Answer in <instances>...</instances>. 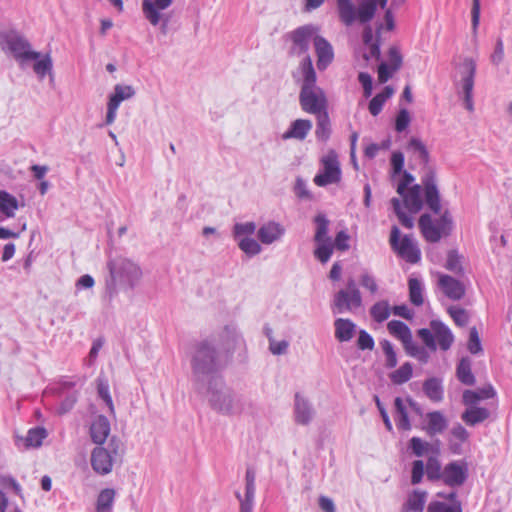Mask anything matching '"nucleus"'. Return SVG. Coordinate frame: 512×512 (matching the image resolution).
Masks as SVG:
<instances>
[{
    "mask_svg": "<svg viewBox=\"0 0 512 512\" xmlns=\"http://www.w3.org/2000/svg\"><path fill=\"white\" fill-rule=\"evenodd\" d=\"M243 343L242 335L234 325H226L222 330L212 333L191 344L190 367L191 381L198 393L205 390L210 381L219 383L221 372L227 365L229 356Z\"/></svg>",
    "mask_w": 512,
    "mask_h": 512,
    "instance_id": "f257e3e1",
    "label": "nucleus"
},
{
    "mask_svg": "<svg viewBox=\"0 0 512 512\" xmlns=\"http://www.w3.org/2000/svg\"><path fill=\"white\" fill-rule=\"evenodd\" d=\"M109 276L105 281L103 299L109 304L121 290H133L141 280L142 270L133 260L116 256L107 261Z\"/></svg>",
    "mask_w": 512,
    "mask_h": 512,
    "instance_id": "f03ea898",
    "label": "nucleus"
},
{
    "mask_svg": "<svg viewBox=\"0 0 512 512\" xmlns=\"http://www.w3.org/2000/svg\"><path fill=\"white\" fill-rule=\"evenodd\" d=\"M299 68L302 73V83L299 92L301 109L313 115L327 112L328 99L325 91L317 85V75L310 55L302 59Z\"/></svg>",
    "mask_w": 512,
    "mask_h": 512,
    "instance_id": "7ed1b4c3",
    "label": "nucleus"
},
{
    "mask_svg": "<svg viewBox=\"0 0 512 512\" xmlns=\"http://www.w3.org/2000/svg\"><path fill=\"white\" fill-rule=\"evenodd\" d=\"M125 452L123 442L116 436H112L106 445L96 446L90 457L91 467L99 475H107L112 472L117 463L122 462Z\"/></svg>",
    "mask_w": 512,
    "mask_h": 512,
    "instance_id": "20e7f679",
    "label": "nucleus"
},
{
    "mask_svg": "<svg viewBox=\"0 0 512 512\" xmlns=\"http://www.w3.org/2000/svg\"><path fill=\"white\" fill-rule=\"evenodd\" d=\"M202 393L208 394L210 406L221 414H239L244 408L242 398L225 386L222 377H219V383L216 385L207 382Z\"/></svg>",
    "mask_w": 512,
    "mask_h": 512,
    "instance_id": "39448f33",
    "label": "nucleus"
},
{
    "mask_svg": "<svg viewBox=\"0 0 512 512\" xmlns=\"http://www.w3.org/2000/svg\"><path fill=\"white\" fill-rule=\"evenodd\" d=\"M377 6L378 0H358L357 7L352 0H336L339 19L345 26H351L356 21L369 23L375 16Z\"/></svg>",
    "mask_w": 512,
    "mask_h": 512,
    "instance_id": "423d86ee",
    "label": "nucleus"
},
{
    "mask_svg": "<svg viewBox=\"0 0 512 512\" xmlns=\"http://www.w3.org/2000/svg\"><path fill=\"white\" fill-rule=\"evenodd\" d=\"M0 44L8 50L20 64L36 61L40 58L39 52L31 49L29 41L17 31L11 30L0 33Z\"/></svg>",
    "mask_w": 512,
    "mask_h": 512,
    "instance_id": "0eeeda50",
    "label": "nucleus"
},
{
    "mask_svg": "<svg viewBox=\"0 0 512 512\" xmlns=\"http://www.w3.org/2000/svg\"><path fill=\"white\" fill-rule=\"evenodd\" d=\"M318 28L313 24H306L300 26L293 31L285 34L284 39L291 42L288 54L290 56L308 55L307 52L310 47V42L317 35Z\"/></svg>",
    "mask_w": 512,
    "mask_h": 512,
    "instance_id": "6e6552de",
    "label": "nucleus"
},
{
    "mask_svg": "<svg viewBox=\"0 0 512 512\" xmlns=\"http://www.w3.org/2000/svg\"><path fill=\"white\" fill-rule=\"evenodd\" d=\"M321 163L323 171L314 177V183L319 187L338 183L341 180V169L337 153L334 150H329L322 157Z\"/></svg>",
    "mask_w": 512,
    "mask_h": 512,
    "instance_id": "1a4fd4ad",
    "label": "nucleus"
},
{
    "mask_svg": "<svg viewBox=\"0 0 512 512\" xmlns=\"http://www.w3.org/2000/svg\"><path fill=\"white\" fill-rule=\"evenodd\" d=\"M400 230L397 226H393L391 229L390 243L392 248L397 251L400 257L405 259L411 264L419 262L421 258L420 249L413 242L412 238L408 235H404L402 240L399 242Z\"/></svg>",
    "mask_w": 512,
    "mask_h": 512,
    "instance_id": "9d476101",
    "label": "nucleus"
},
{
    "mask_svg": "<svg viewBox=\"0 0 512 512\" xmlns=\"http://www.w3.org/2000/svg\"><path fill=\"white\" fill-rule=\"evenodd\" d=\"M463 101L468 111H473V88L476 75V62L473 58L465 57L459 66Z\"/></svg>",
    "mask_w": 512,
    "mask_h": 512,
    "instance_id": "9b49d317",
    "label": "nucleus"
},
{
    "mask_svg": "<svg viewBox=\"0 0 512 512\" xmlns=\"http://www.w3.org/2000/svg\"><path fill=\"white\" fill-rule=\"evenodd\" d=\"M135 91L132 86L117 84L113 93L109 97L107 104L106 124L110 125L115 121L117 110L122 101L134 96Z\"/></svg>",
    "mask_w": 512,
    "mask_h": 512,
    "instance_id": "f8f14e48",
    "label": "nucleus"
},
{
    "mask_svg": "<svg viewBox=\"0 0 512 512\" xmlns=\"http://www.w3.org/2000/svg\"><path fill=\"white\" fill-rule=\"evenodd\" d=\"M422 184L424 187V195L427 206L435 214L441 211L440 195L436 185V174L434 170L428 168L422 177Z\"/></svg>",
    "mask_w": 512,
    "mask_h": 512,
    "instance_id": "ddd939ff",
    "label": "nucleus"
},
{
    "mask_svg": "<svg viewBox=\"0 0 512 512\" xmlns=\"http://www.w3.org/2000/svg\"><path fill=\"white\" fill-rule=\"evenodd\" d=\"M468 478V467L465 462L451 461L444 467L442 481L449 487H460Z\"/></svg>",
    "mask_w": 512,
    "mask_h": 512,
    "instance_id": "4468645a",
    "label": "nucleus"
},
{
    "mask_svg": "<svg viewBox=\"0 0 512 512\" xmlns=\"http://www.w3.org/2000/svg\"><path fill=\"white\" fill-rule=\"evenodd\" d=\"M293 416L296 424L307 426L315 417V409L311 402L301 393L294 396Z\"/></svg>",
    "mask_w": 512,
    "mask_h": 512,
    "instance_id": "2eb2a0df",
    "label": "nucleus"
},
{
    "mask_svg": "<svg viewBox=\"0 0 512 512\" xmlns=\"http://www.w3.org/2000/svg\"><path fill=\"white\" fill-rule=\"evenodd\" d=\"M255 480L256 473L251 467L246 469L245 474V494L242 496L240 492H236L235 496L239 500V512H253L254 499H255Z\"/></svg>",
    "mask_w": 512,
    "mask_h": 512,
    "instance_id": "dca6fc26",
    "label": "nucleus"
},
{
    "mask_svg": "<svg viewBox=\"0 0 512 512\" xmlns=\"http://www.w3.org/2000/svg\"><path fill=\"white\" fill-rule=\"evenodd\" d=\"M438 286L445 296L453 301L461 300L465 295L464 284L450 275L441 274L438 279Z\"/></svg>",
    "mask_w": 512,
    "mask_h": 512,
    "instance_id": "f3484780",
    "label": "nucleus"
},
{
    "mask_svg": "<svg viewBox=\"0 0 512 512\" xmlns=\"http://www.w3.org/2000/svg\"><path fill=\"white\" fill-rule=\"evenodd\" d=\"M314 47L317 56V68L320 71H324L334 59L333 47L320 35L314 37Z\"/></svg>",
    "mask_w": 512,
    "mask_h": 512,
    "instance_id": "a211bd4d",
    "label": "nucleus"
},
{
    "mask_svg": "<svg viewBox=\"0 0 512 512\" xmlns=\"http://www.w3.org/2000/svg\"><path fill=\"white\" fill-rule=\"evenodd\" d=\"M285 234V228L278 222L268 221L260 226L257 231V238L260 243L270 245L279 241Z\"/></svg>",
    "mask_w": 512,
    "mask_h": 512,
    "instance_id": "6ab92c4d",
    "label": "nucleus"
},
{
    "mask_svg": "<svg viewBox=\"0 0 512 512\" xmlns=\"http://www.w3.org/2000/svg\"><path fill=\"white\" fill-rule=\"evenodd\" d=\"M172 2L173 0H142L144 17L151 25L157 26L162 18L160 10H165Z\"/></svg>",
    "mask_w": 512,
    "mask_h": 512,
    "instance_id": "aec40b11",
    "label": "nucleus"
},
{
    "mask_svg": "<svg viewBox=\"0 0 512 512\" xmlns=\"http://www.w3.org/2000/svg\"><path fill=\"white\" fill-rule=\"evenodd\" d=\"M352 294L350 292L339 290L335 293L332 301V311L336 313L352 312L354 309H358L362 306V296H360L359 302L352 300Z\"/></svg>",
    "mask_w": 512,
    "mask_h": 512,
    "instance_id": "412c9836",
    "label": "nucleus"
},
{
    "mask_svg": "<svg viewBox=\"0 0 512 512\" xmlns=\"http://www.w3.org/2000/svg\"><path fill=\"white\" fill-rule=\"evenodd\" d=\"M110 434V422L104 415H98L90 426V437L98 445H106Z\"/></svg>",
    "mask_w": 512,
    "mask_h": 512,
    "instance_id": "4be33fe9",
    "label": "nucleus"
},
{
    "mask_svg": "<svg viewBox=\"0 0 512 512\" xmlns=\"http://www.w3.org/2000/svg\"><path fill=\"white\" fill-rule=\"evenodd\" d=\"M313 127L312 121L309 119H296L291 122L289 128L282 134L283 140L295 139L303 141Z\"/></svg>",
    "mask_w": 512,
    "mask_h": 512,
    "instance_id": "5701e85b",
    "label": "nucleus"
},
{
    "mask_svg": "<svg viewBox=\"0 0 512 512\" xmlns=\"http://www.w3.org/2000/svg\"><path fill=\"white\" fill-rule=\"evenodd\" d=\"M430 328L434 333L435 339H437L440 349L443 351L450 349L454 342V336L449 327L440 320H432Z\"/></svg>",
    "mask_w": 512,
    "mask_h": 512,
    "instance_id": "b1692460",
    "label": "nucleus"
},
{
    "mask_svg": "<svg viewBox=\"0 0 512 512\" xmlns=\"http://www.w3.org/2000/svg\"><path fill=\"white\" fill-rule=\"evenodd\" d=\"M418 225L423 237L428 242L436 243L440 241V239L444 235V233L438 227V225L433 222L429 214H422L419 218Z\"/></svg>",
    "mask_w": 512,
    "mask_h": 512,
    "instance_id": "393cba45",
    "label": "nucleus"
},
{
    "mask_svg": "<svg viewBox=\"0 0 512 512\" xmlns=\"http://www.w3.org/2000/svg\"><path fill=\"white\" fill-rule=\"evenodd\" d=\"M335 338L339 342L350 341L356 332V324L350 319L337 318L334 321Z\"/></svg>",
    "mask_w": 512,
    "mask_h": 512,
    "instance_id": "a878e982",
    "label": "nucleus"
},
{
    "mask_svg": "<svg viewBox=\"0 0 512 512\" xmlns=\"http://www.w3.org/2000/svg\"><path fill=\"white\" fill-rule=\"evenodd\" d=\"M426 418L428 421L426 432L430 436L443 433L448 426L447 419L440 411L429 412Z\"/></svg>",
    "mask_w": 512,
    "mask_h": 512,
    "instance_id": "bb28decb",
    "label": "nucleus"
},
{
    "mask_svg": "<svg viewBox=\"0 0 512 512\" xmlns=\"http://www.w3.org/2000/svg\"><path fill=\"white\" fill-rule=\"evenodd\" d=\"M423 392L432 402H441L444 397V388L441 379L431 377L424 381Z\"/></svg>",
    "mask_w": 512,
    "mask_h": 512,
    "instance_id": "cd10ccee",
    "label": "nucleus"
},
{
    "mask_svg": "<svg viewBox=\"0 0 512 512\" xmlns=\"http://www.w3.org/2000/svg\"><path fill=\"white\" fill-rule=\"evenodd\" d=\"M490 416V411L484 407H471L466 409L461 419L469 426H475L484 422Z\"/></svg>",
    "mask_w": 512,
    "mask_h": 512,
    "instance_id": "c85d7f7f",
    "label": "nucleus"
},
{
    "mask_svg": "<svg viewBox=\"0 0 512 512\" xmlns=\"http://www.w3.org/2000/svg\"><path fill=\"white\" fill-rule=\"evenodd\" d=\"M18 208L17 198L5 190H0V213L6 218H13Z\"/></svg>",
    "mask_w": 512,
    "mask_h": 512,
    "instance_id": "c756f323",
    "label": "nucleus"
},
{
    "mask_svg": "<svg viewBox=\"0 0 512 512\" xmlns=\"http://www.w3.org/2000/svg\"><path fill=\"white\" fill-rule=\"evenodd\" d=\"M401 196L403 197L406 206L411 211L418 212L422 208L423 202L421 199V186L419 184H415L409 189L407 188L404 195Z\"/></svg>",
    "mask_w": 512,
    "mask_h": 512,
    "instance_id": "7c9ffc66",
    "label": "nucleus"
},
{
    "mask_svg": "<svg viewBox=\"0 0 512 512\" xmlns=\"http://www.w3.org/2000/svg\"><path fill=\"white\" fill-rule=\"evenodd\" d=\"M315 116L317 120L315 130L316 139L321 142H327L332 132L328 111Z\"/></svg>",
    "mask_w": 512,
    "mask_h": 512,
    "instance_id": "2f4dec72",
    "label": "nucleus"
},
{
    "mask_svg": "<svg viewBox=\"0 0 512 512\" xmlns=\"http://www.w3.org/2000/svg\"><path fill=\"white\" fill-rule=\"evenodd\" d=\"M471 366L472 363L468 357L461 358L457 364L456 375L458 380L464 385L471 386L475 384V376L472 373Z\"/></svg>",
    "mask_w": 512,
    "mask_h": 512,
    "instance_id": "473e14b6",
    "label": "nucleus"
},
{
    "mask_svg": "<svg viewBox=\"0 0 512 512\" xmlns=\"http://www.w3.org/2000/svg\"><path fill=\"white\" fill-rule=\"evenodd\" d=\"M394 90L390 86H386L382 92L376 94L369 102L368 109L373 116H377L385 104V102L393 95Z\"/></svg>",
    "mask_w": 512,
    "mask_h": 512,
    "instance_id": "72a5a7b5",
    "label": "nucleus"
},
{
    "mask_svg": "<svg viewBox=\"0 0 512 512\" xmlns=\"http://www.w3.org/2000/svg\"><path fill=\"white\" fill-rule=\"evenodd\" d=\"M407 149L420 161L421 164L427 166L429 162V152L420 139L412 137L408 142Z\"/></svg>",
    "mask_w": 512,
    "mask_h": 512,
    "instance_id": "f704fd0d",
    "label": "nucleus"
},
{
    "mask_svg": "<svg viewBox=\"0 0 512 512\" xmlns=\"http://www.w3.org/2000/svg\"><path fill=\"white\" fill-rule=\"evenodd\" d=\"M314 223L316 224V231L314 235L315 242H323L332 240L330 236H328V229L330 221L323 213H318L314 217Z\"/></svg>",
    "mask_w": 512,
    "mask_h": 512,
    "instance_id": "c9c22d12",
    "label": "nucleus"
},
{
    "mask_svg": "<svg viewBox=\"0 0 512 512\" xmlns=\"http://www.w3.org/2000/svg\"><path fill=\"white\" fill-rule=\"evenodd\" d=\"M47 437V431L43 427L31 428L26 437H20L19 440L24 442L25 447H40L43 440Z\"/></svg>",
    "mask_w": 512,
    "mask_h": 512,
    "instance_id": "e433bc0d",
    "label": "nucleus"
},
{
    "mask_svg": "<svg viewBox=\"0 0 512 512\" xmlns=\"http://www.w3.org/2000/svg\"><path fill=\"white\" fill-rule=\"evenodd\" d=\"M115 494L112 488L103 489L97 498L96 512H112Z\"/></svg>",
    "mask_w": 512,
    "mask_h": 512,
    "instance_id": "4c0bfd02",
    "label": "nucleus"
},
{
    "mask_svg": "<svg viewBox=\"0 0 512 512\" xmlns=\"http://www.w3.org/2000/svg\"><path fill=\"white\" fill-rule=\"evenodd\" d=\"M394 405L396 411V423L398 428L405 431L410 430L411 423L403 400L400 397H397L394 401Z\"/></svg>",
    "mask_w": 512,
    "mask_h": 512,
    "instance_id": "58836bf2",
    "label": "nucleus"
},
{
    "mask_svg": "<svg viewBox=\"0 0 512 512\" xmlns=\"http://www.w3.org/2000/svg\"><path fill=\"white\" fill-rule=\"evenodd\" d=\"M387 329L389 333L398 338L401 342L409 340L412 336L410 328L402 321L392 320L388 323Z\"/></svg>",
    "mask_w": 512,
    "mask_h": 512,
    "instance_id": "ea45409f",
    "label": "nucleus"
},
{
    "mask_svg": "<svg viewBox=\"0 0 512 512\" xmlns=\"http://www.w3.org/2000/svg\"><path fill=\"white\" fill-rule=\"evenodd\" d=\"M391 308L386 300L376 302L370 308V315L377 323H382L387 320L390 316Z\"/></svg>",
    "mask_w": 512,
    "mask_h": 512,
    "instance_id": "a19ab883",
    "label": "nucleus"
},
{
    "mask_svg": "<svg viewBox=\"0 0 512 512\" xmlns=\"http://www.w3.org/2000/svg\"><path fill=\"white\" fill-rule=\"evenodd\" d=\"M427 492L422 490H414L407 500V509L414 512H422L425 506Z\"/></svg>",
    "mask_w": 512,
    "mask_h": 512,
    "instance_id": "79ce46f5",
    "label": "nucleus"
},
{
    "mask_svg": "<svg viewBox=\"0 0 512 512\" xmlns=\"http://www.w3.org/2000/svg\"><path fill=\"white\" fill-rule=\"evenodd\" d=\"M461 260L462 256L456 250H450L447 254L445 268L456 275L462 276L464 269Z\"/></svg>",
    "mask_w": 512,
    "mask_h": 512,
    "instance_id": "37998d69",
    "label": "nucleus"
},
{
    "mask_svg": "<svg viewBox=\"0 0 512 512\" xmlns=\"http://www.w3.org/2000/svg\"><path fill=\"white\" fill-rule=\"evenodd\" d=\"M413 373V367L411 363L406 362L402 366H400L397 370L390 374V379L392 383L401 385L406 383L411 377Z\"/></svg>",
    "mask_w": 512,
    "mask_h": 512,
    "instance_id": "c03bdc74",
    "label": "nucleus"
},
{
    "mask_svg": "<svg viewBox=\"0 0 512 512\" xmlns=\"http://www.w3.org/2000/svg\"><path fill=\"white\" fill-rule=\"evenodd\" d=\"M238 247L249 257L258 255L262 251L260 243L251 237H242L238 240Z\"/></svg>",
    "mask_w": 512,
    "mask_h": 512,
    "instance_id": "a18cd8bd",
    "label": "nucleus"
},
{
    "mask_svg": "<svg viewBox=\"0 0 512 512\" xmlns=\"http://www.w3.org/2000/svg\"><path fill=\"white\" fill-rule=\"evenodd\" d=\"M409 298L412 304L420 306L423 304L422 283L417 278H410L408 281Z\"/></svg>",
    "mask_w": 512,
    "mask_h": 512,
    "instance_id": "49530a36",
    "label": "nucleus"
},
{
    "mask_svg": "<svg viewBox=\"0 0 512 512\" xmlns=\"http://www.w3.org/2000/svg\"><path fill=\"white\" fill-rule=\"evenodd\" d=\"M426 474L430 481L442 480L444 468L442 469L441 464L437 458H428L426 463Z\"/></svg>",
    "mask_w": 512,
    "mask_h": 512,
    "instance_id": "de8ad7c7",
    "label": "nucleus"
},
{
    "mask_svg": "<svg viewBox=\"0 0 512 512\" xmlns=\"http://www.w3.org/2000/svg\"><path fill=\"white\" fill-rule=\"evenodd\" d=\"M97 391L99 397L105 402L111 414H114V405L109 393V384L105 378L98 377Z\"/></svg>",
    "mask_w": 512,
    "mask_h": 512,
    "instance_id": "09e8293b",
    "label": "nucleus"
},
{
    "mask_svg": "<svg viewBox=\"0 0 512 512\" xmlns=\"http://www.w3.org/2000/svg\"><path fill=\"white\" fill-rule=\"evenodd\" d=\"M317 247L314 251L315 257L321 262L326 263L329 261L332 253H333V243L332 240L316 242Z\"/></svg>",
    "mask_w": 512,
    "mask_h": 512,
    "instance_id": "8fccbe9b",
    "label": "nucleus"
},
{
    "mask_svg": "<svg viewBox=\"0 0 512 512\" xmlns=\"http://www.w3.org/2000/svg\"><path fill=\"white\" fill-rule=\"evenodd\" d=\"M257 226L255 222L236 223L233 226V236L236 240L242 237H249L254 234Z\"/></svg>",
    "mask_w": 512,
    "mask_h": 512,
    "instance_id": "3c124183",
    "label": "nucleus"
},
{
    "mask_svg": "<svg viewBox=\"0 0 512 512\" xmlns=\"http://www.w3.org/2000/svg\"><path fill=\"white\" fill-rule=\"evenodd\" d=\"M78 400L77 391L68 393L56 409V414L62 416L70 412Z\"/></svg>",
    "mask_w": 512,
    "mask_h": 512,
    "instance_id": "603ef678",
    "label": "nucleus"
},
{
    "mask_svg": "<svg viewBox=\"0 0 512 512\" xmlns=\"http://www.w3.org/2000/svg\"><path fill=\"white\" fill-rule=\"evenodd\" d=\"M52 59L49 54H47L43 59H37L36 63L33 66L34 72L40 79H43L46 74L51 73L52 71Z\"/></svg>",
    "mask_w": 512,
    "mask_h": 512,
    "instance_id": "864d4df0",
    "label": "nucleus"
},
{
    "mask_svg": "<svg viewBox=\"0 0 512 512\" xmlns=\"http://www.w3.org/2000/svg\"><path fill=\"white\" fill-rule=\"evenodd\" d=\"M427 512H462V510L459 503L452 506L445 502L432 501L427 507Z\"/></svg>",
    "mask_w": 512,
    "mask_h": 512,
    "instance_id": "5fc2aeb1",
    "label": "nucleus"
},
{
    "mask_svg": "<svg viewBox=\"0 0 512 512\" xmlns=\"http://www.w3.org/2000/svg\"><path fill=\"white\" fill-rule=\"evenodd\" d=\"M429 446L430 445L428 442H424L419 437H412L409 441V448L412 450V453L417 457L423 456L428 451Z\"/></svg>",
    "mask_w": 512,
    "mask_h": 512,
    "instance_id": "6e6d98bb",
    "label": "nucleus"
},
{
    "mask_svg": "<svg viewBox=\"0 0 512 512\" xmlns=\"http://www.w3.org/2000/svg\"><path fill=\"white\" fill-rule=\"evenodd\" d=\"M381 346L386 356V367L394 368L397 365V356L394 351L393 345L388 340H384L381 343Z\"/></svg>",
    "mask_w": 512,
    "mask_h": 512,
    "instance_id": "4d7b16f0",
    "label": "nucleus"
},
{
    "mask_svg": "<svg viewBox=\"0 0 512 512\" xmlns=\"http://www.w3.org/2000/svg\"><path fill=\"white\" fill-rule=\"evenodd\" d=\"M467 348L471 354H478L482 352V345L476 327H472L470 329Z\"/></svg>",
    "mask_w": 512,
    "mask_h": 512,
    "instance_id": "13d9d810",
    "label": "nucleus"
},
{
    "mask_svg": "<svg viewBox=\"0 0 512 512\" xmlns=\"http://www.w3.org/2000/svg\"><path fill=\"white\" fill-rule=\"evenodd\" d=\"M448 313L450 314L455 324L460 327L465 326L469 321V317L463 308L450 307L448 309Z\"/></svg>",
    "mask_w": 512,
    "mask_h": 512,
    "instance_id": "bf43d9fd",
    "label": "nucleus"
},
{
    "mask_svg": "<svg viewBox=\"0 0 512 512\" xmlns=\"http://www.w3.org/2000/svg\"><path fill=\"white\" fill-rule=\"evenodd\" d=\"M410 120L409 111L405 108L400 109L395 120V130L399 133L403 132L408 127Z\"/></svg>",
    "mask_w": 512,
    "mask_h": 512,
    "instance_id": "052dcab7",
    "label": "nucleus"
},
{
    "mask_svg": "<svg viewBox=\"0 0 512 512\" xmlns=\"http://www.w3.org/2000/svg\"><path fill=\"white\" fill-rule=\"evenodd\" d=\"M418 337L423 341L427 348L432 351L437 349L435 336L433 331L427 328H422L417 331Z\"/></svg>",
    "mask_w": 512,
    "mask_h": 512,
    "instance_id": "680f3d73",
    "label": "nucleus"
},
{
    "mask_svg": "<svg viewBox=\"0 0 512 512\" xmlns=\"http://www.w3.org/2000/svg\"><path fill=\"white\" fill-rule=\"evenodd\" d=\"M374 345L373 337L366 330H360L357 339V347L360 350H372Z\"/></svg>",
    "mask_w": 512,
    "mask_h": 512,
    "instance_id": "e2e57ef3",
    "label": "nucleus"
},
{
    "mask_svg": "<svg viewBox=\"0 0 512 512\" xmlns=\"http://www.w3.org/2000/svg\"><path fill=\"white\" fill-rule=\"evenodd\" d=\"M294 192H295L296 196L300 199H307V200L312 199V194L308 190L306 182L301 177H297V179H296L295 186H294Z\"/></svg>",
    "mask_w": 512,
    "mask_h": 512,
    "instance_id": "0e129e2a",
    "label": "nucleus"
},
{
    "mask_svg": "<svg viewBox=\"0 0 512 512\" xmlns=\"http://www.w3.org/2000/svg\"><path fill=\"white\" fill-rule=\"evenodd\" d=\"M424 475V463L422 460H415L412 464L411 483L419 484Z\"/></svg>",
    "mask_w": 512,
    "mask_h": 512,
    "instance_id": "69168bd1",
    "label": "nucleus"
},
{
    "mask_svg": "<svg viewBox=\"0 0 512 512\" xmlns=\"http://www.w3.org/2000/svg\"><path fill=\"white\" fill-rule=\"evenodd\" d=\"M389 61H390V67H392V71H397L400 69L402 65V55L399 51V49L395 46H392L389 48L388 52Z\"/></svg>",
    "mask_w": 512,
    "mask_h": 512,
    "instance_id": "338daca9",
    "label": "nucleus"
},
{
    "mask_svg": "<svg viewBox=\"0 0 512 512\" xmlns=\"http://www.w3.org/2000/svg\"><path fill=\"white\" fill-rule=\"evenodd\" d=\"M350 236L345 230H341L336 234L333 247L335 246L340 251H346L349 249Z\"/></svg>",
    "mask_w": 512,
    "mask_h": 512,
    "instance_id": "774afa93",
    "label": "nucleus"
}]
</instances>
